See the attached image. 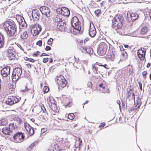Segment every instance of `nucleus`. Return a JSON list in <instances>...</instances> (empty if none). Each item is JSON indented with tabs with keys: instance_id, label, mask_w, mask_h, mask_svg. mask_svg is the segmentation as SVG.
Instances as JSON below:
<instances>
[{
	"instance_id": "f257e3e1",
	"label": "nucleus",
	"mask_w": 151,
	"mask_h": 151,
	"mask_svg": "<svg viewBox=\"0 0 151 151\" xmlns=\"http://www.w3.org/2000/svg\"><path fill=\"white\" fill-rule=\"evenodd\" d=\"M3 26L8 36L11 37L15 34L17 27L13 20L4 22L3 24Z\"/></svg>"
},
{
	"instance_id": "f03ea898",
	"label": "nucleus",
	"mask_w": 151,
	"mask_h": 151,
	"mask_svg": "<svg viewBox=\"0 0 151 151\" xmlns=\"http://www.w3.org/2000/svg\"><path fill=\"white\" fill-rule=\"evenodd\" d=\"M22 73V70L20 68H17L14 69L12 76V81L16 82L20 79Z\"/></svg>"
},
{
	"instance_id": "7ed1b4c3",
	"label": "nucleus",
	"mask_w": 151,
	"mask_h": 151,
	"mask_svg": "<svg viewBox=\"0 0 151 151\" xmlns=\"http://www.w3.org/2000/svg\"><path fill=\"white\" fill-rule=\"evenodd\" d=\"M55 80L58 85L60 88L65 87L67 84V81L63 76H57Z\"/></svg>"
},
{
	"instance_id": "20e7f679",
	"label": "nucleus",
	"mask_w": 151,
	"mask_h": 151,
	"mask_svg": "<svg viewBox=\"0 0 151 151\" xmlns=\"http://www.w3.org/2000/svg\"><path fill=\"white\" fill-rule=\"evenodd\" d=\"M107 47V45L106 43L101 42L99 45L97 49L98 54L101 56L104 55L106 52Z\"/></svg>"
},
{
	"instance_id": "39448f33",
	"label": "nucleus",
	"mask_w": 151,
	"mask_h": 151,
	"mask_svg": "<svg viewBox=\"0 0 151 151\" xmlns=\"http://www.w3.org/2000/svg\"><path fill=\"white\" fill-rule=\"evenodd\" d=\"M47 101L50 107L52 110L56 112L58 111V107L57 106L55 101L52 96H49L47 99Z\"/></svg>"
},
{
	"instance_id": "423d86ee",
	"label": "nucleus",
	"mask_w": 151,
	"mask_h": 151,
	"mask_svg": "<svg viewBox=\"0 0 151 151\" xmlns=\"http://www.w3.org/2000/svg\"><path fill=\"white\" fill-rule=\"evenodd\" d=\"M123 22V19H112V27L116 31L122 27Z\"/></svg>"
},
{
	"instance_id": "0eeeda50",
	"label": "nucleus",
	"mask_w": 151,
	"mask_h": 151,
	"mask_svg": "<svg viewBox=\"0 0 151 151\" xmlns=\"http://www.w3.org/2000/svg\"><path fill=\"white\" fill-rule=\"evenodd\" d=\"M56 21L57 22V28L59 31L62 32L64 31L66 28V22L63 20L59 19V21Z\"/></svg>"
},
{
	"instance_id": "6e6552de",
	"label": "nucleus",
	"mask_w": 151,
	"mask_h": 151,
	"mask_svg": "<svg viewBox=\"0 0 151 151\" xmlns=\"http://www.w3.org/2000/svg\"><path fill=\"white\" fill-rule=\"evenodd\" d=\"M24 138V134L22 132L17 133L14 135L13 137V139L14 142L17 143L22 142Z\"/></svg>"
},
{
	"instance_id": "1a4fd4ad",
	"label": "nucleus",
	"mask_w": 151,
	"mask_h": 151,
	"mask_svg": "<svg viewBox=\"0 0 151 151\" xmlns=\"http://www.w3.org/2000/svg\"><path fill=\"white\" fill-rule=\"evenodd\" d=\"M96 22H95L94 23L91 22L90 23L89 34L91 37H94L96 34V30L94 25H96Z\"/></svg>"
},
{
	"instance_id": "9d476101",
	"label": "nucleus",
	"mask_w": 151,
	"mask_h": 151,
	"mask_svg": "<svg viewBox=\"0 0 151 151\" xmlns=\"http://www.w3.org/2000/svg\"><path fill=\"white\" fill-rule=\"evenodd\" d=\"M42 28L39 24H35L32 28L31 32L33 36L38 35L41 32Z\"/></svg>"
},
{
	"instance_id": "9b49d317",
	"label": "nucleus",
	"mask_w": 151,
	"mask_h": 151,
	"mask_svg": "<svg viewBox=\"0 0 151 151\" xmlns=\"http://www.w3.org/2000/svg\"><path fill=\"white\" fill-rule=\"evenodd\" d=\"M19 101V99L14 96H10L8 98L6 102V104L9 105H12L14 104L17 103Z\"/></svg>"
},
{
	"instance_id": "f8f14e48",
	"label": "nucleus",
	"mask_w": 151,
	"mask_h": 151,
	"mask_svg": "<svg viewBox=\"0 0 151 151\" xmlns=\"http://www.w3.org/2000/svg\"><path fill=\"white\" fill-rule=\"evenodd\" d=\"M146 50L144 47H142L137 51L138 58L141 61H143L145 59Z\"/></svg>"
},
{
	"instance_id": "ddd939ff",
	"label": "nucleus",
	"mask_w": 151,
	"mask_h": 151,
	"mask_svg": "<svg viewBox=\"0 0 151 151\" xmlns=\"http://www.w3.org/2000/svg\"><path fill=\"white\" fill-rule=\"evenodd\" d=\"M14 50L13 47H9L7 50L6 55L10 60L14 59L15 58L14 54Z\"/></svg>"
},
{
	"instance_id": "4468645a",
	"label": "nucleus",
	"mask_w": 151,
	"mask_h": 151,
	"mask_svg": "<svg viewBox=\"0 0 151 151\" xmlns=\"http://www.w3.org/2000/svg\"><path fill=\"white\" fill-rule=\"evenodd\" d=\"M81 29V27H72L69 29L68 32L69 33L77 35L80 33Z\"/></svg>"
},
{
	"instance_id": "2eb2a0df",
	"label": "nucleus",
	"mask_w": 151,
	"mask_h": 151,
	"mask_svg": "<svg viewBox=\"0 0 151 151\" xmlns=\"http://www.w3.org/2000/svg\"><path fill=\"white\" fill-rule=\"evenodd\" d=\"M24 127L29 136L32 135L34 133V129L27 123H24Z\"/></svg>"
},
{
	"instance_id": "dca6fc26",
	"label": "nucleus",
	"mask_w": 151,
	"mask_h": 151,
	"mask_svg": "<svg viewBox=\"0 0 151 151\" xmlns=\"http://www.w3.org/2000/svg\"><path fill=\"white\" fill-rule=\"evenodd\" d=\"M10 68L9 66H7L3 68L1 71V74L4 77H6L10 74Z\"/></svg>"
},
{
	"instance_id": "f3484780",
	"label": "nucleus",
	"mask_w": 151,
	"mask_h": 151,
	"mask_svg": "<svg viewBox=\"0 0 151 151\" xmlns=\"http://www.w3.org/2000/svg\"><path fill=\"white\" fill-rule=\"evenodd\" d=\"M116 32L122 35H127L128 32L127 27H121Z\"/></svg>"
},
{
	"instance_id": "a211bd4d",
	"label": "nucleus",
	"mask_w": 151,
	"mask_h": 151,
	"mask_svg": "<svg viewBox=\"0 0 151 151\" xmlns=\"http://www.w3.org/2000/svg\"><path fill=\"white\" fill-rule=\"evenodd\" d=\"M16 88V86L12 83H9L8 85L7 90L10 94L14 93Z\"/></svg>"
},
{
	"instance_id": "6ab92c4d",
	"label": "nucleus",
	"mask_w": 151,
	"mask_h": 151,
	"mask_svg": "<svg viewBox=\"0 0 151 151\" xmlns=\"http://www.w3.org/2000/svg\"><path fill=\"white\" fill-rule=\"evenodd\" d=\"M71 22L72 27H81V22L79 19H71Z\"/></svg>"
},
{
	"instance_id": "aec40b11",
	"label": "nucleus",
	"mask_w": 151,
	"mask_h": 151,
	"mask_svg": "<svg viewBox=\"0 0 151 151\" xmlns=\"http://www.w3.org/2000/svg\"><path fill=\"white\" fill-rule=\"evenodd\" d=\"M99 63L98 62H96V63L93 64L91 66V69L93 73L95 74H98V67L97 65L99 66Z\"/></svg>"
},
{
	"instance_id": "412c9836",
	"label": "nucleus",
	"mask_w": 151,
	"mask_h": 151,
	"mask_svg": "<svg viewBox=\"0 0 151 151\" xmlns=\"http://www.w3.org/2000/svg\"><path fill=\"white\" fill-rule=\"evenodd\" d=\"M127 97L131 100H135V95L133 90L131 89L128 92Z\"/></svg>"
},
{
	"instance_id": "4be33fe9",
	"label": "nucleus",
	"mask_w": 151,
	"mask_h": 151,
	"mask_svg": "<svg viewBox=\"0 0 151 151\" xmlns=\"http://www.w3.org/2000/svg\"><path fill=\"white\" fill-rule=\"evenodd\" d=\"M136 101V103L134 104V110H136L139 109L142 104V102L141 101V99H139V98H137Z\"/></svg>"
},
{
	"instance_id": "5701e85b",
	"label": "nucleus",
	"mask_w": 151,
	"mask_h": 151,
	"mask_svg": "<svg viewBox=\"0 0 151 151\" xmlns=\"http://www.w3.org/2000/svg\"><path fill=\"white\" fill-rule=\"evenodd\" d=\"M32 17L33 19H39L40 18L39 12L37 10L32 11Z\"/></svg>"
},
{
	"instance_id": "b1692460",
	"label": "nucleus",
	"mask_w": 151,
	"mask_h": 151,
	"mask_svg": "<svg viewBox=\"0 0 151 151\" xmlns=\"http://www.w3.org/2000/svg\"><path fill=\"white\" fill-rule=\"evenodd\" d=\"M148 27L145 26L142 27L139 33L142 35H144L146 34L149 30Z\"/></svg>"
},
{
	"instance_id": "393cba45",
	"label": "nucleus",
	"mask_w": 151,
	"mask_h": 151,
	"mask_svg": "<svg viewBox=\"0 0 151 151\" xmlns=\"http://www.w3.org/2000/svg\"><path fill=\"white\" fill-rule=\"evenodd\" d=\"M70 144L68 141H64L61 145L60 146L63 150H65L69 148Z\"/></svg>"
},
{
	"instance_id": "a878e982",
	"label": "nucleus",
	"mask_w": 151,
	"mask_h": 151,
	"mask_svg": "<svg viewBox=\"0 0 151 151\" xmlns=\"http://www.w3.org/2000/svg\"><path fill=\"white\" fill-rule=\"evenodd\" d=\"M18 127V125L17 126L16 124H15L14 123H11L9 124V127H8L12 133L13 130L17 128Z\"/></svg>"
},
{
	"instance_id": "bb28decb",
	"label": "nucleus",
	"mask_w": 151,
	"mask_h": 151,
	"mask_svg": "<svg viewBox=\"0 0 151 151\" xmlns=\"http://www.w3.org/2000/svg\"><path fill=\"white\" fill-rule=\"evenodd\" d=\"M2 132L3 133L6 135H9L12 134L8 127L3 128L2 129Z\"/></svg>"
},
{
	"instance_id": "cd10ccee",
	"label": "nucleus",
	"mask_w": 151,
	"mask_h": 151,
	"mask_svg": "<svg viewBox=\"0 0 151 151\" xmlns=\"http://www.w3.org/2000/svg\"><path fill=\"white\" fill-rule=\"evenodd\" d=\"M115 55L112 52H108L106 55V58L108 59H109L110 60L113 61L115 58Z\"/></svg>"
},
{
	"instance_id": "c85d7f7f",
	"label": "nucleus",
	"mask_w": 151,
	"mask_h": 151,
	"mask_svg": "<svg viewBox=\"0 0 151 151\" xmlns=\"http://www.w3.org/2000/svg\"><path fill=\"white\" fill-rule=\"evenodd\" d=\"M18 20L17 21L19 23L20 27H24L27 26V24L25 19H18Z\"/></svg>"
},
{
	"instance_id": "c756f323",
	"label": "nucleus",
	"mask_w": 151,
	"mask_h": 151,
	"mask_svg": "<svg viewBox=\"0 0 151 151\" xmlns=\"http://www.w3.org/2000/svg\"><path fill=\"white\" fill-rule=\"evenodd\" d=\"M56 137L57 140V142L56 143L57 145H58L61 146L64 141L63 139L58 137Z\"/></svg>"
},
{
	"instance_id": "7c9ffc66",
	"label": "nucleus",
	"mask_w": 151,
	"mask_h": 151,
	"mask_svg": "<svg viewBox=\"0 0 151 151\" xmlns=\"http://www.w3.org/2000/svg\"><path fill=\"white\" fill-rule=\"evenodd\" d=\"M28 37V33L27 31H25L21 34V38L22 39H26Z\"/></svg>"
},
{
	"instance_id": "2f4dec72",
	"label": "nucleus",
	"mask_w": 151,
	"mask_h": 151,
	"mask_svg": "<svg viewBox=\"0 0 151 151\" xmlns=\"http://www.w3.org/2000/svg\"><path fill=\"white\" fill-rule=\"evenodd\" d=\"M8 121L6 119H3L0 120V126H4L8 124Z\"/></svg>"
},
{
	"instance_id": "473e14b6",
	"label": "nucleus",
	"mask_w": 151,
	"mask_h": 151,
	"mask_svg": "<svg viewBox=\"0 0 151 151\" xmlns=\"http://www.w3.org/2000/svg\"><path fill=\"white\" fill-rule=\"evenodd\" d=\"M14 120L18 123V126L20 125L23 122L22 119L19 117H15L14 118Z\"/></svg>"
},
{
	"instance_id": "72a5a7b5",
	"label": "nucleus",
	"mask_w": 151,
	"mask_h": 151,
	"mask_svg": "<svg viewBox=\"0 0 151 151\" xmlns=\"http://www.w3.org/2000/svg\"><path fill=\"white\" fill-rule=\"evenodd\" d=\"M121 57L122 60H125L127 58V54L126 52H123L122 53Z\"/></svg>"
},
{
	"instance_id": "f704fd0d",
	"label": "nucleus",
	"mask_w": 151,
	"mask_h": 151,
	"mask_svg": "<svg viewBox=\"0 0 151 151\" xmlns=\"http://www.w3.org/2000/svg\"><path fill=\"white\" fill-rule=\"evenodd\" d=\"M129 15L131 17V19H138V15L136 13H129Z\"/></svg>"
},
{
	"instance_id": "c9c22d12",
	"label": "nucleus",
	"mask_w": 151,
	"mask_h": 151,
	"mask_svg": "<svg viewBox=\"0 0 151 151\" xmlns=\"http://www.w3.org/2000/svg\"><path fill=\"white\" fill-rule=\"evenodd\" d=\"M102 91L103 93H109L110 92V91L109 88H108L107 86H103L102 87Z\"/></svg>"
},
{
	"instance_id": "e433bc0d",
	"label": "nucleus",
	"mask_w": 151,
	"mask_h": 151,
	"mask_svg": "<svg viewBox=\"0 0 151 151\" xmlns=\"http://www.w3.org/2000/svg\"><path fill=\"white\" fill-rule=\"evenodd\" d=\"M86 52L89 55H92L93 53V50L91 47H87L86 49Z\"/></svg>"
},
{
	"instance_id": "4c0bfd02",
	"label": "nucleus",
	"mask_w": 151,
	"mask_h": 151,
	"mask_svg": "<svg viewBox=\"0 0 151 151\" xmlns=\"http://www.w3.org/2000/svg\"><path fill=\"white\" fill-rule=\"evenodd\" d=\"M48 8L45 6H42L40 8V10L42 14H44L45 11L48 10Z\"/></svg>"
},
{
	"instance_id": "58836bf2",
	"label": "nucleus",
	"mask_w": 151,
	"mask_h": 151,
	"mask_svg": "<svg viewBox=\"0 0 151 151\" xmlns=\"http://www.w3.org/2000/svg\"><path fill=\"white\" fill-rule=\"evenodd\" d=\"M70 101L69 99H66L63 101V105L65 106H67L69 105Z\"/></svg>"
},
{
	"instance_id": "ea45409f",
	"label": "nucleus",
	"mask_w": 151,
	"mask_h": 151,
	"mask_svg": "<svg viewBox=\"0 0 151 151\" xmlns=\"http://www.w3.org/2000/svg\"><path fill=\"white\" fill-rule=\"evenodd\" d=\"M70 14V11L68 9L64 14L63 13V16L65 17V18H68Z\"/></svg>"
},
{
	"instance_id": "a19ab883",
	"label": "nucleus",
	"mask_w": 151,
	"mask_h": 151,
	"mask_svg": "<svg viewBox=\"0 0 151 151\" xmlns=\"http://www.w3.org/2000/svg\"><path fill=\"white\" fill-rule=\"evenodd\" d=\"M37 143L36 142H34L30 145L29 146L28 148L30 150H32L34 147L37 145Z\"/></svg>"
},
{
	"instance_id": "79ce46f5",
	"label": "nucleus",
	"mask_w": 151,
	"mask_h": 151,
	"mask_svg": "<svg viewBox=\"0 0 151 151\" xmlns=\"http://www.w3.org/2000/svg\"><path fill=\"white\" fill-rule=\"evenodd\" d=\"M74 117L75 115L73 113H70L68 115V118L70 120H73Z\"/></svg>"
},
{
	"instance_id": "37998d69",
	"label": "nucleus",
	"mask_w": 151,
	"mask_h": 151,
	"mask_svg": "<svg viewBox=\"0 0 151 151\" xmlns=\"http://www.w3.org/2000/svg\"><path fill=\"white\" fill-rule=\"evenodd\" d=\"M44 14H45V15L47 17V18H49V17H50L51 15L49 11V9L48 8V10L45 11Z\"/></svg>"
},
{
	"instance_id": "c03bdc74",
	"label": "nucleus",
	"mask_w": 151,
	"mask_h": 151,
	"mask_svg": "<svg viewBox=\"0 0 151 151\" xmlns=\"http://www.w3.org/2000/svg\"><path fill=\"white\" fill-rule=\"evenodd\" d=\"M49 90V88L48 86H44L43 89V91L44 93H47Z\"/></svg>"
},
{
	"instance_id": "a18cd8bd",
	"label": "nucleus",
	"mask_w": 151,
	"mask_h": 151,
	"mask_svg": "<svg viewBox=\"0 0 151 151\" xmlns=\"http://www.w3.org/2000/svg\"><path fill=\"white\" fill-rule=\"evenodd\" d=\"M147 71H143L142 73V77L144 79L146 80L147 79Z\"/></svg>"
},
{
	"instance_id": "49530a36",
	"label": "nucleus",
	"mask_w": 151,
	"mask_h": 151,
	"mask_svg": "<svg viewBox=\"0 0 151 151\" xmlns=\"http://www.w3.org/2000/svg\"><path fill=\"white\" fill-rule=\"evenodd\" d=\"M57 145H55V147L53 150V151H62L61 149Z\"/></svg>"
},
{
	"instance_id": "de8ad7c7",
	"label": "nucleus",
	"mask_w": 151,
	"mask_h": 151,
	"mask_svg": "<svg viewBox=\"0 0 151 151\" xmlns=\"http://www.w3.org/2000/svg\"><path fill=\"white\" fill-rule=\"evenodd\" d=\"M63 8H58L56 10V11L58 14L61 15V13L62 10Z\"/></svg>"
},
{
	"instance_id": "09e8293b",
	"label": "nucleus",
	"mask_w": 151,
	"mask_h": 151,
	"mask_svg": "<svg viewBox=\"0 0 151 151\" xmlns=\"http://www.w3.org/2000/svg\"><path fill=\"white\" fill-rule=\"evenodd\" d=\"M40 52L39 51H36L32 54V56L34 57H37L40 55Z\"/></svg>"
},
{
	"instance_id": "8fccbe9b",
	"label": "nucleus",
	"mask_w": 151,
	"mask_h": 151,
	"mask_svg": "<svg viewBox=\"0 0 151 151\" xmlns=\"http://www.w3.org/2000/svg\"><path fill=\"white\" fill-rule=\"evenodd\" d=\"M88 87L89 89L92 88L93 84L91 82H88L87 84Z\"/></svg>"
},
{
	"instance_id": "3c124183",
	"label": "nucleus",
	"mask_w": 151,
	"mask_h": 151,
	"mask_svg": "<svg viewBox=\"0 0 151 151\" xmlns=\"http://www.w3.org/2000/svg\"><path fill=\"white\" fill-rule=\"evenodd\" d=\"M99 66L104 67L106 69H109L110 68L106 64L102 65L101 64H100L99 65Z\"/></svg>"
},
{
	"instance_id": "603ef678",
	"label": "nucleus",
	"mask_w": 151,
	"mask_h": 151,
	"mask_svg": "<svg viewBox=\"0 0 151 151\" xmlns=\"http://www.w3.org/2000/svg\"><path fill=\"white\" fill-rule=\"evenodd\" d=\"M53 39L52 38H50L47 41V43L48 45H51L53 42Z\"/></svg>"
},
{
	"instance_id": "864d4df0",
	"label": "nucleus",
	"mask_w": 151,
	"mask_h": 151,
	"mask_svg": "<svg viewBox=\"0 0 151 151\" xmlns=\"http://www.w3.org/2000/svg\"><path fill=\"white\" fill-rule=\"evenodd\" d=\"M16 19H24L22 15L19 14H17L16 16Z\"/></svg>"
},
{
	"instance_id": "5fc2aeb1",
	"label": "nucleus",
	"mask_w": 151,
	"mask_h": 151,
	"mask_svg": "<svg viewBox=\"0 0 151 151\" xmlns=\"http://www.w3.org/2000/svg\"><path fill=\"white\" fill-rule=\"evenodd\" d=\"M40 107L43 112L45 113L46 111L45 108L43 104L41 105Z\"/></svg>"
},
{
	"instance_id": "6e6d98bb",
	"label": "nucleus",
	"mask_w": 151,
	"mask_h": 151,
	"mask_svg": "<svg viewBox=\"0 0 151 151\" xmlns=\"http://www.w3.org/2000/svg\"><path fill=\"white\" fill-rule=\"evenodd\" d=\"M42 44V41L41 40H39L36 42V45L40 47H41Z\"/></svg>"
},
{
	"instance_id": "4d7b16f0",
	"label": "nucleus",
	"mask_w": 151,
	"mask_h": 151,
	"mask_svg": "<svg viewBox=\"0 0 151 151\" xmlns=\"http://www.w3.org/2000/svg\"><path fill=\"white\" fill-rule=\"evenodd\" d=\"M68 9L66 7H63L62 9V10L61 13V15L63 16V13L64 14L67 11V9Z\"/></svg>"
},
{
	"instance_id": "13d9d810",
	"label": "nucleus",
	"mask_w": 151,
	"mask_h": 151,
	"mask_svg": "<svg viewBox=\"0 0 151 151\" xmlns=\"http://www.w3.org/2000/svg\"><path fill=\"white\" fill-rule=\"evenodd\" d=\"M87 48V47H86L84 46H81L80 47V49L83 52L84 51H86Z\"/></svg>"
},
{
	"instance_id": "bf43d9fd",
	"label": "nucleus",
	"mask_w": 151,
	"mask_h": 151,
	"mask_svg": "<svg viewBox=\"0 0 151 151\" xmlns=\"http://www.w3.org/2000/svg\"><path fill=\"white\" fill-rule=\"evenodd\" d=\"M105 125L106 124L105 122H102L101 123L100 125L99 126V127L100 129H101V127L102 128L104 127L105 126Z\"/></svg>"
},
{
	"instance_id": "052dcab7",
	"label": "nucleus",
	"mask_w": 151,
	"mask_h": 151,
	"mask_svg": "<svg viewBox=\"0 0 151 151\" xmlns=\"http://www.w3.org/2000/svg\"><path fill=\"white\" fill-rule=\"evenodd\" d=\"M4 45V40L0 41V48H2Z\"/></svg>"
},
{
	"instance_id": "680f3d73",
	"label": "nucleus",
	"mask_w": 151,
	"mask_h": 151,
	"mask_svg": "<svg viewBox=\"0 0 151 151\" xmlns=\"http://www.w3.org/2000/svg\"><path fill=\"white\" fill-rule=\"evenodd\" d=\"M101 12V10L100 9H97L95 11V13L96 15H98Z\"/></svg>"
},
{
	"instance_id": "e2e57ef3",
	"label": "nucleus",
	"mask_w": 151,
	"mask_h": 151,
	"mask_svg": "<svg viewBox=\"0 0 151 151\" xmlns=\"http://www.w3.org/2000/svg\"><path fill=\"white\" fill-rule=\"evenodd\" d=\"M138 84L139 85V89L141 91H142V84L141 83L139 82H138Z\"/></svg>"
},
{
	"instance_id": "0e129e2a",
	"label": "nucleus",
	"mask_w": 151,
	"mask_h": 151,
	"mask_svg": "<svg viewBox=\"0 0 151 151\" xmlns=\"http://www.w3.org/2000/svg\"><path fill=\"white\" fill-rule=\"evenodd\" d=\"M48 61V58H44L43 59V62L44 63H46Z\"/></svg>"
},
{
	"instance_id": "69168bd1",
	"label": "nucleus",
	"mask_w": 151,
	"mask_h": 151,
	"mask_svg": "<svg viewBox=\"0 0 151 151\" xmlns=\"http://www.w3.org/2000/svg\"><path fill=\"white\" fill-rule=\"evenodd\" d=\"M47 128H43L41 129V132L43 133H44L47 131Z\"/></svg>"
},
{
	"instance_id": "338daca9",
	"label": "nucleus",
	"mask_w": 151,
	"mask_h": 151,
	"mask_svg": "<svg viewBox=\"0 0 151 151\" xmlns=\"http://www.w3.org/2000/svg\"><path fill=\"white\" fill-rule=\"evenodd\" d=\"M51 49V47L48 46H47L45 48V50L46 51L50 50Z\"/></svg>"
},
{
	"instance_id": "774afa93",
	"label": "nucleus",
	"mask_w": 151,
	"mask_h": 151,
	"mask_svg": "<svg viewBox=\"0 0 151 151\" xmlns=\"http://www.w3.org/2000/svg\"><path fill=\"white\" fill-rule=\"evenodd\" d=\"M17 46L19 47L20 49L22 50H24V49H23V48L22 47L21 45H20L19 44H18V43H17Z\"/></svg>"
}]
</instances>
